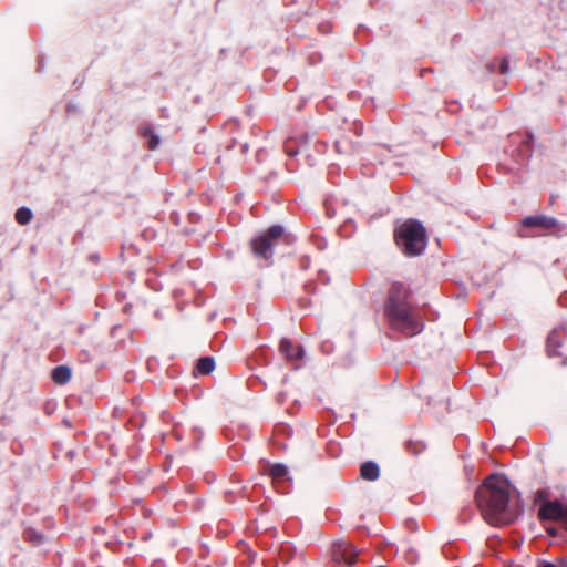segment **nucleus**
<instances>
[{
  "instance_id": "nucleus-1",
  "label": "nucleus",
  "mask_w": 567,
  "mask_h": 567,
  "mask_svg": "<svg viewBox=\"0 0 567 567\" xmlns=\"http://www.w3.org/2000/svg\"><path fill=\"white\" fill-rule=\"evenodd\" d=\"M511 492L509 481L501 474H491L476 489V506L487 524L501 527L517 519L520 509L511 501Z\"/></svg>"
},
{
  "instance_id": "nucleus-2",
  "label": "nucleus",
  "mask_w": 567,
  "mask_h": 567,
  "mask_svg": "<svg viewBox=\"0 0 567 567\" xmlns=\"http://www.w3.org/2000/svg\"><path fill=\"white\" fill-rule=\"evenodd\" d=\"M384 315L392 329L408 337L423 330L420 315L411 302V290L402 282H393L389 288Z\"/></svg>"
},
{
  "instance_id": "nucleus-3",
  "label": "nucleus",
  "mask_w": 567,
  "mask_h": 567,
  "mask_svg": "<svg viewBox=\"0 0 567 567\" xmlns=\"http://www.w3.org/2000/svg\"><path fill=\"white\" fill-rule=\"evenodd\" d=\"M394 239L406 256H419L426 247V230L420 221L409 219L394 230Z\"/></svg>"
},
{
  "instance_id": "nucleus-4",
  "label": "nucleus",
  "mask_w": 567,
  "mask_h": 567,
  "mask_svg": "<svg viewBox=\"0 0 567 567\" xmlns=\"http://www.w3.org/2000/svg\"><path fill=\"white\" fill-rule=\"evenodd\" d=\"M284 236V228L281 226H271L267 231L255 237L250 241V247L256 258L269 261L274 256V247L278 245L280 238Z\"/></svg>"
},
{
  "instance_id": "nucleus-5",
  "label": "nucleus",
  "mask_w": 567,
  "mask_h": 567,
  "mask_svg": "<svg viewBox=\"0 0 567 567\" xmlns=\"http://www.w3.org/2000/svg\"><path fill=\"white\" fill-rule=\"evenodd\" d=\"M537 517L539 520H555L567 529V505L559 501H544L540 505Z\"/></svg>"
},
{
  "instance_id": "nucleus-6",
  "label": "nucleus",
  "mask_w": 567,
  "mask_h": 567,
  "mask_svg": "<svg viewBox=\"0 0 567 567\" xmlns=\"http://www.w3.org/2000/svg\"><path fill=\"white\" fill-rule=\"evenodd\" d=\"M332 555L334 560L352 565L355 563L358 550L350 543H340L334 545Z\"/></svg>"
},
{
  "instance_id": "nucleus-7",
  "label": "nucleus",
  "mask_w": 567,
  "mask_h": 567,
  "mask_svg": "<svg viewBox=\"0 0 567 567\" xmlns=\"http://www.w3.org/2000/svg\"><path fill=\"white\" fill-rule=\"evenodd\" d=\"M522 223L526 227H538L546 230L553 229L557 226V220L555 218L545 215L527 216Z\"/></svg>"
},
{
  "instance_id": "nucleus-8",
  "label": "nucleus",
  "mask_w": 567,
  "mask_h": 567,
  "mask_svg": "<svg viewBox=\"0 0 567 567\" xmlns=\"http://www.w3.org/2000/svg\"><path fill=\"white\" fill-rule=\"evenodd\" d=\"M279 351L289 361H296L303 355L302 347L293 344L289 339H282L280 341Z\"/></svg>"
},
{
  "instance_id": "nucleus-9",
  "label": "nucleus",
  "mask_w": 567,
  "mask_h": 567,
  "mask_svg": "<svg viewBox=\"0 0 567 567\" xmlns=\"http://www.w3.org/2000/svg\"><path fill=\"white\" fill-rule=\"evenodd\" d=\"M360 475L363 480L375 481L380 476V468L374 462H365L360 467Z\"/></svg>"
},
{
  "instance_id": "nucleus-10",
  "label": "nucleus",
  "mask_w": 567,
  "mask_h": 567,
  "mask_svg": "<svg viewBox=\"0 0 567 567\" xmlns=\"http://www.w3.org/2000/svg\"><path fill=\"white\" fill-rule=\"evenodd\" d=\"M71 369L66 365H58L52 370V380L56 384H65L71 379Z\"/></svg>"
},
{
  "instance_id": "nucleus-11",
  "label": "nucleus",
  "mask_w": 567,
  "mask_h": 567,
  "mask_svg": "<svg viewBox=\"0 0 567 567\" xmlns=\"http://www.w3.org/2000/svg\"><path fill=\"white\" fill-rule=\"evenodd\" d=\"M268 475L272 482L281 483L288 480V468L282 464H274L269 467Z\"/></svg>"
},
{
  "instance_id": "nucleus-12",
  "label": "nucleus",
  "mask_w": 567,
  "mask_h": 567,
  "mask_svg": "<svg viewBox=\"0 0 567 567\" xmlns=\"http://www.w3.org/2000/svg\"><path fill=\"white\" fill-rule=\"evenodd\" d=\"M215 368V361L212 357H202L196 364L197 372L202 375L209 374Z\"/></svg>"
},
{
  "instance_id": "nucleus-13",
  "label": "nucleus",
  "mask_w": 567,
  "mask_h": 567,
  "mask_svg": "<svg viewBox=\"0 0 567 567\" xmlns=\"http://www.w3.org/2000/svg\"><path fill=\"white\" fill-rule=\"evenodd\" d=\"M32 212L30 208L28 207H20L17 209L16 214H14V218L17 220L18 224L20 225H27L31 221L32 219Z\"/></svg>"
},
{
  "instance_id": "nucleus-14",
  "label": "nucleus",
  "mask_w": 567,
  "mask_h": 567,
  "mask_svg": "<svg viewBox=\"0 0 567 567\" xmlns=\"http://www.w3.org/2000/svg\"><path fill=\"white\" fill-rule=\"evenodd\" d=\"M142 135L148 138L147 144H148V148H150V150H152V151H153V150H155V148L158 146V144H159V138H158V136L154 133V131H153V128H152V127H150V126H148V127H144V128L142 130Z\"/></svg>"
},
{
  "instance_id": "nucleus-15",
  "label": "nucleus",
  "mask_w": 567,
  "mask_h": 567,
  "mask_svg": "<svg viewBox=\"0 0 567 567\" xmlns=\"http://www.w3.org/2000/svg\"><path fill=\"white\" fill-rule=\"evenodd\" d=\"M406 449L410 453L417 455L425 450V444L421 441H410Z\"/></svg>"
},
{
  "instance_id": "nucleus-16",
  "label": "nucleus",
  "mask_w": 567,
  "mask_h": 567,
  "mask_svg": "<svg viewBox=\"0 0 567 567\" xmlns=\"http://www.w3.org/2000/svg\"><path fill=\"white\" fill-rule=\"evenodd\" d=\"M24 539L38 545L42 543L43 536L33 529H27L24 532Z\"/></svg>"
},
{
  "instance_id": "nucleus-17",
  "label": "nucleus",
  "mask_w": 567,
  "mask_h": 567,
  "mask_svg": "<svg viewBox=\"0 0 567 567\" xmlns=\"http://www.w3.org/2000/svg\"><path fill=\"white\" fill-rule=\"evenodd\" d=\"M334 146H336L337 152L340 154L350 153L352 150V146L350 145V143L344 138L337 140L334 143Z\"/></svg>"
},
{
  "instance_id": "nucleus-18",
  "label": "nucleus",
  "mask_w": 567,
  "mask_h": 567,
  "mask_svg": "<svg viewBox=\"0 0 567 567\" xmlns=\"http://www.w3.org/2000/svg\"><path fill=\"white\" fill-rule=\"evenodd\" d=\"M556 334L551 333L548 339H547V346H548V351L550 353V355H554V354H559L558 352H555L554 349H551V347L554 344H557V341H556Z\"/></svg>"
},
{
  "instance_id": "nucleus-19",
  "label": "nucleus",
  "mask_w": 567,
  "mask_h": 567,
  "mask_svg": "<svg viewBox=\"0 0 567 567\" xmlns=\"http://www.w3.org/2000/svg\"><path fill=\"white\" fill-rule=\"evenodd\" d=\"M405 559L409 560V563L414 564L417 561L419 555L416 554V551L413 548H410L405 553Z\"/></svg>"
},
{
  "instance_id": "nucleus-20",
  "label": "nucleus",
  "mask_w": 567,
  "mask_h": 567,
  "mask_svg": "<svg viewBox=\"0 0 567 567\" xmlns=\"http://www.w3.org/2000/svg\"><path fill=\"white\" fill-rule=\"evenodd\" d=\"M508 69H509V63H508V60L504 59L502 62H501V65H499V72L502 74H506L508 72Z\"/></svg>"
},
{
  "instance_id": "nucleus-21",
  "label": "nucleus",
  "mask_w": 567,
  "mask_h": 567,
  "mask_svg": "<svg viewBox=\"0 0 567 567\" xmlns=\"http://www.w3.org/2000/svg\"><path fill=\"white\" fill-rule=\"evenodd\" d=\"M285 151L288 156H295L299 153V151L297 148L290 147L289 144H286Z\"/></svg>"
},
{
  "instance_id": "nucleus-22",
  "label": "nucleus",
  "mask_w": 567,
  "mask_h": 567,
  "mask_svg": "<svg viewBox=\"0 0 567 567\" xmlns=\"http://www.w3.org/2000/svg\"><path fill=\"white\" fill-rule=\"evenodd\" d=\"M543 495H544V492H538L537 499H540L543 497Z\"/></svg>"
},
{
  "instance_id": "nucleus-23",
  "label": "nucleus",
  "mask_w": 567,
  "mask_h": 567,
  "mask_svg": "<svg viewBox=\"0 0 567 567\" xmlns=\"http://www.w3.org/2000/svg\"><path fill=\"white\" fill-rule=\"evenodd\" d=\"M377 567H386V566H377Z\"/></svg>"
}]
</instances>
